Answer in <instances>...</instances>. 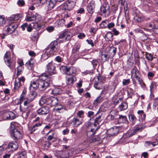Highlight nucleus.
<instances>
[{"instance_id": "nucleus-9", "label": "nucleus", "mask_w": 158, "mask_h": 158, "mask_svg": "<svg viewBox=\"0 0 158 158\" xmlns=\"http://www.w3.org/2000/svg\"><path fill=\"white\" fill-rule=\"evenodd\" d=\"M55 155L57 158H67L71 156L69 153L65 151H58Z\"/></svg>"}, {"instance_id": "nucleus-3", "label": "nucleus", "mask_w": 158, "mask_h": 158, "mask_svg": "<svg viewBox=\"0 0 158 158\" xmlns=\"http://www.w3.org/2000/svg\"><path fill=\"white\" fill-rule=\"evenodd\" d=\"M58 100L56 98L42 97L40 100L39 104L40 105L46 104L52 106H56L58 103Z\"/></svg>"}, {"instance_id": "nucleus-17", "label": "nucleus", "mask_w": 158, "mask_h": 158, "mask_svg": "<svg viewBox=\"0 0 158 158\" xmlns=\"http://www.w3.org/2000/svg\"><path fill=\"white\" fill-rule=\"evenodd\" d=\"M21 16L20 15H12L9 20V23H11L12 22L15 23L19 19Z\"/></svg>"}, {"instance_id": "nucleus-38", "label": "nucleus", "mask_w": 158, "mask_h": 158, "mask_svg": "<svg viewBox=\"0 0 158 158\" xmlns=\"http://www.w3.org/2000/svg\"><path fill=\"white\" fill-rule=\"evenodd\" d=\"M144 145L147 148L150 146L151 145H152L153 147H154L156 146L154 141L151 142L150 141H146Z\"/></svg>"}, {"instance_id": "nucleus-11", "label": "nucleus", "mask_w": 158, "mask_h": 158, "mask_svg": "<svg viewBox=\"0 0 158 158\" xmlns=\"http://www.w3.org/2000/svg\"><path fill=\"white\" fill-rule=\"evenodd\" d=\"M49 109L47 106H43L37 110V113L40 115H45L49 112Z\"/></svg>"}, {"instance_id": "nucleus-27", "label": "nucleus", "mask_w": 158, "mask_h": 158, "mask_svg": "<svg viewBox=\"0 0 158 158\" xmlns=\"http://www.w3.org/2000/svg\"><path fill=\"white\" fill-rule=\"evenodd\" d=\"M127 91L128 98H132V96L134 95L133 89L131 88H129Z\"/></svg>"}, {"instance_id": "nucleus-57", "label": "nucleus", "mask_w": 158, "mask_h": 158, "mask_svg": "<svg viewBox=\"0 0 158 158\" xmlns=\"http://www.w3.org/2000/svg\"><path fill=\"white\" fill-rule=\"evenodd\" d=\"M56 120L58 123H60L64 121L65 120V118L63 117L60 116L58 117Z\"/></svg>"}, {"instance_id": "nucleus-28", "label": "nucleus", "mask_w": 158, "mask_h": 158, "mask_svg": "<svg viewBox=\"0 0 158 158\" xmlns=\"http://www.w3.org/2000/svg\"><path fill=\"white\" fill-rule=\"evenodd\" d=\"M33 64L34 62L33 61L32 59L31 58V59L26 63V65L27 67L29 69H31L33 67Z\"/></svg>"}, {"instance_id": "nucleus-31", "label": "nucleus", "mask_w": 158, "mask_h": 158, "mask_svg": "<svg viewBox=\"0 0 158 158\" xmlns=\"http://www.w3.org/2000/svg\"><path fill=\"white\" fill-rule=\"evenodd\" d=\"M129 120L132 123V124H134L137 120V118L133 114H131L129 115Z\"/></svg>"}, {"instance_id": "nucleus-18", "label": "nucleus", "mask_w": 158, "mask_h": 158, "mask_svg": "<svg viewBox=\"0 0 158 158\" xmlns=\"http://www.w3.org/2000/svg\"><path fill=\"white\" fill-rule=\"evenodd\" d=\"M118 123H128L126 116L122 115H119V117L118 119Z\"/></svg>"}, {"instance_id": "nucleus-22", "label": "nucleus", "mask_w": 158, "mask_h": 158, "mask_svg": "<svg viewBox=\"0 0 158 158\" xmlns=\"http://www.w3.org/2000/svg\"><path fill=\"white\" fill-rule=\"evenodd\" d=\"M76 80V77L74 76H72L67 79L66 83L68 85H71L73 84Z\"/></svg>"}, {"instance_id": "nucleus-37", "label": "nucleus", "mask_w": 158, "mask_h": 158, "mask_svg": "<svg viewBox=\"0 0 158 158\" xmlns=\"http://www.w3.org/2000/svg\"><path fill=\"white\" fill-rule=\"evenodd\" d=\"M139 71L138 70L137 68L136 67L134 66L131 71V76L132 75L134 76V75L139 74Z\"/></svg>"}, {"instance_id": "nucleus-23", "label": "nucleus", "mask_w": 158, "mask_h": 158, "mask_svg": "<svg viewBox=\"0 0 158 158\" xmlns=\"http://www.w3.org/2000/svg\"><path fill=\"white\" fill-rule=\"evenodd\" d=\"M137 113L139 115V119L142 121L144 120L146 117V114L143 110H139L137 111Z\"/></svg>"}, {"instance_id": "nucleus-64", "label": "nucleus", "mask_w": 158, "mask_h": 158, "mask_svg": "<svg viewBox=\"0 0 158 158\" xmlns=\"http://www.w3.org/2000/svg\"><path fill=\"white\" fill-rule=\"evenodd\" d=\"M54 30V28L52 26H50L47 28V31L49 32L53 31Z\"/></svg>"}, {"instance_id": "nucleus-29", "label": "nucleus", "mask_w": 158, "mask_h": 158, "mask_svg": "<svg viewBox=\"0 0 158 158\" xmlns=\"http://www.w3.org/2000/svg\"><path fill=\"white\" fill-rule=\"evenodd\" d=\"M61 92L60 89L59 88H55L52 90L51 94L55 95H56L61 94Z\"/></svg>"}, {"instance_id": "nucleus-7", "label": "nucleus", "mask_w": 158, "mask_h": 158, "mask_svg": "<svg viewBox=\"0 0 158 158\" xmlns=\"http://www.w3.org/2000/svg\"><path fill=\"white\" fill-rule=\"evenodd\" d=\"M61 71L67 75H71L76 72V68L74 67H69L66 66H62L60 68Z\"/></svg>"}, {"instance_id": "nucleus-50", "label": "nucleus", "mask_w": 158, "mask_h": 158, "mask_svg": "<svg viewBox=\"0 0 158 158\" xmlns=\"http://www.w3.org/2000/svg\"><path fill=\"white\" fill-rule=\"evenodd\" d=\"M27 155L25 152H23L20 153L19 155L18 158H26Z\"/></svg>"}, {"instance_id": "nucleus-53", "label": "nucleus", "mask_w": 158, "mask_h": 158, "mask_svg": "<svg viewBox=\"0 0 158 158\" xmlns=\"http://www.w3.org/2000/svg\"><path fill=\"white\" fill-rule=\"evenodd\" d=\"M158 106V98H155L153 103V108H156Z\"/></svg>"}, {"instance_id": "nucleus-56", "label": "nucleus", "mask_w": 158, "mask_h": 158, "mask_svg": "<svg viewBox=\"0 0 158 158\" xmlns=\"http://www.w3.org/2000/svg\"><path fill=\"white\" fill-rule=\"evenodd\" d=\"M18 5L20 6H23L25 4V2L23 0H19L17 3Z\"/></svg>"}, {"instance_id": "nucleus-36", "label": "nucleus", "mask_w": 158, "mask_h": 158, "mask_svg": "<svg viewBox=\"0 0 158 158\" xmlns=\"http://www.w3.org/2000/svg\"><path fill=\"white\" fill-rule=\"evenodd\" d=\"M157 86L158 85L156 82L155 81L152 82L150 86V92L152 93L153 89H154L156 88Z\"/></svg>"}, {"instance_id": "nucleus-48", "label": "nucleus", "mask_w": 158, "mask_h": 158, "mask_svg": "<svg viewBox=\"0 0 158 158\" xmlns=\"http://www.w3.org/2000/svg\"><path fill=\"white\" fill-rule=\"evenodd\" d=\"M130 83V80L129 79H124L122 81L123 85L124 86L127 85Z\"/></svg>"}, {"instance_id": "nucleus-44", "label": "nucleus", "mask_w": 158, "mask_h": 158, "mask_svg": "<svg viewBox=\"0 0 158 158\" xmlns=\"http://www.w3.org/2000/svg\"><path fill=\"white\" fill-rule=\"evenodd\" d=\"M81 47L80 45L77 44L73 48L72 52L73 53H76L80 48Z\"/></svg>"}, {"instance_id": "nucleus-15", "label": "nucleus", "mask_w": 158, "mask_h": 158, "mask_svg": "<svg viewBox=\"0 0 158 158\" xmlns=\"http://www.w3.org/2000/svg\"><path fill=\"white\" fill-rule=\"evenodd\" d=\"M18 147V143L15 141L10 143L8 146V148L11 149L12 151L16 150Z\"/></svg>"}, {"instance_id": "nucleus-41", "label": "nucleus", "mask_w": 158, "mask_h": 158, "mask_svg": "<svg viewBox=\"0 0 158 158\" xmlns=\"http://www.w3.org/2000/svg\"><path fill=\"white\" fill-rule=\"evenodd\" d=\"M138 82L140 85L141 88H142L143 90H145L146 88V85L143 81L142 79L140 80H139Z\"/></svg>"}, {"instance_id": "nucleus-6", "label": "nucleus", "mask_w": 158, "mask_h": 158, "mask_svg": "<svg viewBox=\"0 0 158 158\" xmlns=\"http://www.w3.org/2000/svg\"><path fill=\"white\" fill-rule=\"evenodd\" d=\"M10 56V53L9 52H6L4 55V60L7 66L10 69H13L15 67V65L11 62Z\"/></svg>"}, {"instance_id": "nucleus-58", "label": "nucleus", "mask_w": 158, "mask_h": 158, "mask_svg": "<svg viewBox=\"0 0 158 158\" xmlns=\"http://www.w3.org/2000/svg\"><path fill=\"white\" fill-rule=\"evenodd\" d=\"M152 30L155 33L158 34V25L153 27L152 28Z\"/></svg>"}, {"instance_id": "nucleus-35", "label": "nucleus", "mask_w": 158, "mask_h": 158, "mask_svg": "<svg viewBox=\"0 0 158 158\" xmlns=\"http://www.w3.org/2000/svg\"><path fill=\"white\" fill-rule=\"evenodd\" d=\"M72 123H73L74 125L75 126L76 125L77 127L81 123V121H79V119L75 117L73 119Z\"/></svg>"}, {"instance_id": "nucleus-47", "label": "nucleus", "mask_w": 158, "mask_h": 158, "mask_svg": "<svg viewBox=\"0 0 158 158\" xmlns=\"http://www.w3.org/2000/svg\"><path fill=\"white\" fill-rule=\"evenodd\" d=\"M51 132H52V135H49L47 138V139L49 140H51L54 138V135L56 134L55 133L54 131H49L47 134H49Z\"/></svg>"}, {"instance_id": "nucleus-8", "label": "nucleus", "mask_w": 158, "mask_h": 158, "mask_svg": "<svg viewBox=\"0 0 158 158\" xmlns=\"http://www.w3.org/2000/svg\"><path fill=\"white\" fill-rule=\"evenodd\" d=\"M48 72L49 75L54 74L56 72L55 64L52 62H50L47 65Z\"/></svg>"}, {"instance_id": "nucleus-40", "label": "nucleus", "mask_w": 158, "mask_h": 158, "mask_svg": "<svg viewBox=\"0 0 158 158\" xmlns=\"http://www.w3.org/2000/svg\"><path fill=\"white\" fill-rule=\"evenodd\" d=\"M56 23L58 26L62 27L65 23V20L64 19H62L58 20Z\"/></svg>"}, {"instance_id": "nucleus-20", "label": "nucleus", "mask_w": 158, "mask_h": 158, "mask_svg": "<svg viewBox=\"0 0 158 158\" xmlns=\"http://www.w3.org/2000/svg\"><path fill=\"white\" fill-rule=\"evenodd\" d=\"M30 97L31 98H30L27 99V100L24 102V106H32V105L31 104L30 105V102L33 101L34 99L35 98V97L33 96L32 95H31V96Z\"/></svg>"}, {"instance_id": "nucleus-34", "label": "nucleus", "mask_w": 158, "mask_h": 158, "mask_svg": "<svg viewBox=\"0 0 158 158\" xmlns=\"http://www.w3.org/2000/svg\"><path fill=\"white\" fill-rule=\"evenodd\" d=\"M95 134L94 130L93 129H90V130H88L87 131V135L89 137H93Z\"/></svg>"}, {"instance_id": "nucleus-51", "label": "nucleus", "mask_w": 158, "mask_h": 158, "mask_svg": "<svg viewBox=\"0 0 158 158\" xmlns=\"http://www.w3.org/2000/svg\"><path fill=\"white\" fill-rule=\"evenodd\" d=\"M107 24L106 23V21H103L102 23L99 24V27L102 28H105L107 27Z\"/></svg>"}, {"instance_id": "nucleus-62", "label": "nucleus", "mask_w": 158, "mask_h": 158, "mask_svg": "<svg viewBox=\"0 0 158 158\" xmlns=\"http://www.w3.org/2000/svg\"><path fill=\"white\" fill-rule=\"evenodd\" d=\"M77 37L79 39H81L85 37V35L83 33H80L77 35Z\"/></svg>"}, {"instance_id": "nucleus-14", "label": "nucleus", "mask_w": 158, "mask_h": 158, "mask_svg": "<svg viewBox=\"0 0 158 158\" xmlns=\"http://www.w3.org/2000/svg\"><path fill=\"white\" fill-rule=\"evenodd\" d=\"M10 24L8 26L7 28V31L8 33H11L15 31L17 27V25L14 23H9Z\"/></svg>"}, {"instance_id": "nucleus-46", "label": "nucleus", "mask_w": 158, "mask_h": 158, "mask_svg": "<svg viewBox=\"0 0 158 158\" xmlns=\"http://www.w3.org/2000/svg\"><path fill=\"white\" fill-rule=\"evenodd\" d=\"M23 70V68L22 66H18L17 67V76L18 77L20 75Z\"/></svg>"}, {"instance_id": "nucleus-32", "label": "nucleus", "mask_w": 158, "mask_h": 158, "mask_svg": "<svg viewBox=\"0 0 158 158\" xmlns=\"http://www.w3.org/2000/svg\"><path fill=\"white\" fill-rule=\"evenodd\" d=\"M119 109L120 110H123L126 109L127 108V103L126 102H122L119 105Z\"/></svg>"}, {"instance_id": "nucleus-33", "label": "nucleus", "mask_w": 158, "mask_h": 158, "mask_svg": "<svg viewBox=\"0 0 158 158\" xmlns=\"http://www.w3.org/2000/svg\"><path fill=\"white\" fill-rule=\"evenodd\" d=\"M144 128L141 126H135L133 130H134L136 134H137L139 132H141L143 129Z\"/></svg>"}, {"instance_id": "nucleus-60", "label": "nucleus", "mask_w": 158, "mask_h": 158, "mask_svg": "<svg viewBox=\"0 0 158 158\" xmlns=\"http://www.w3.org/2000/svg\"><path fill=\"white\" fill-rule=\"evenodd\" d=\"M26 99H27L25 98V95L21 94L19 99L20 103H21L23 100Z\"/></svg>"}, {"instance_id": "nucleus-16", "label": "nucleus", "mask_w": 158, "mask_h": 158, "mask_svg": "<svg viewBox=\"0 0 158 158\" xmlns=\"http://www.w3.org/2000/svg\"><path fill=\"white\" fill-rule=\"evenodd\" d=\"M94 2L92 1L90 2L87 6V10L90 13H92L94 11L95 7Z\"/></svg>"}, {"instance_id": "nucleus-2", "label": "nucleus", "mask_w": 158, "mask_h": 158, "mask_svg": "<svg viewBox=\"0 0 158 158\" xmlns=\"http://www.w3.org/2000/svg\"><path fill=\"white\" fill-rule=\"evenodd\" d=\"M29 15H27L26 16V20L27 21H31L35 20L36 22L32 23L33 27L37 30H40L42 26L41 22L40 21L41 19V17L40 15L35 14V15L31 13V12H29Z\"/></svg>"}, {"instance_id": "nucleus-26", "label": "nucleus", "mask_w": 158, "mask_h": 158, "mask_svg": "<svg viewBox=\"0 0 158 158\" xmlns=\"http://www.w3.org/2000/svg\"><path fill=\"white\" fill-rule=\"evenodd\" d=\"M109 7L105 6H103L100 7L101 15H102L103 14H106L108 12Z\"/></svg>"}, {"instance_id": "nucleus-63", "label": "nucleus", "mask_w": 158, "mask_h": 158, "mask_svg": "<svg viewBox=\"0 0 158 158\" xmlns=\"http://www.w3.org/2000/svg\"><path fill=\"white\" fill-rule=\"evenodd\" d=\"M32 37L35 38V40H37L39 38V34L37 32Z\"/></svg>"}, {"instance_id": "nucleus-30", "label": "nucleus", "mask_w": 158, "mask_h": 158, "mask_svg": "<svg viewBox=\"0 0 158 158\" xmlns=\"http://www.w3.org/2000/svg\"><path fill=\"white\" fill-rule=\"evenodd\" d=\"M21 86L19 80L15 79L14 82V89L16 90H18L19 89Z\"/></svg>"}, {"instance_id": "nucleus-39", "label": "nucleus", "mask_w": 158, "mask_h": 158, "mask_svg": "<svg viewBox=\"0 0 158 158\" xmlns=\"http://www.w3.org/2000/svg\"><path fill=\"white\" fill-rule=\"evenodd\" d=\"M150 10L151 12H158V4H156L155 5L150 7Z\"/></svg>"}, {"instance_id": "nucleus-54", "label": "nucleus", "mask_w": 158, "mask_h": 158, "mask_svg": "<svg viewBox=\"0 0 158 158\" xmlns=\"http://www.w3.org/2000/svg\"><path fill=\"white\" fill-rule=\"evenodd\" d=\"M65 34L66 35L65 40H67L68 39L69 40L71 35V33L68 31H65Z\"/></svg>"}, {"instance_id": "nucleus-4", "label": "nucleus", "mask_w": 158, "mask_h": 158, "mask_svg": "<svg viewBox=\"0 0 158 158\" xmlns=\"http://www.w3.org/2000/svg\"><path fill=\"white\" fill-rule=\"evenodd\" d=\"M10 131L11 135L14 139H19L22 138L21 133L16 129L14 123H11Z\"/></svg>"}, {"instance_id": "nucleus-1", "label": "nucleus", "mask_w": 158, "mask_h": 158, "mask_svg": "<svg viewBox=\"0 0 158 158\" xmlns=\"http://www.w3.org/2000/svg\"><path fill=\"white\" fill-rule=\"evenodd\" d=\"M51 82L50 79L47 77V75L43 74L37 80L31 82L30 89H31L32 88L35 89H38L40 91H43L49 87Z\"/></svg>"}, {"instance_id": "nucleus-52", "label": "nucleus", "mask_w": 158, "mask_h": 158, "mask_svg": "<svg viewBox=\"0 0 158 158\" xmlns=\"http://www.w3.org/2000/svg\"><path fill=\"white\" fill-rule=\"evenodd\" d=\"M6 22L5 19L4 17L0 15V25H2L5 24Z\"/></svg>"}, {"instance_id": "nucleus-43", "label": "nucleus", "mask_w": 158, "mask_h": 158, "mask_svg": "<svg viewBox=\"0 0 158 158\" xmlns=\"http://www.w3.org/2000/svg\"><path fill=\"white\" fill-rule=\"evenodd\" d=\"M155 75V73L154 72H148L147 73V76L148 79L151 80L154 77Z\"/></svg>"}, {"instance_id": "nucleus-10", "label": "nucleus", "mask_w": 158, "mask_h": 158, "mask_svg": "<svg viewBox=\"0 0 158 158\" xmlns=\"http://www.w3.org/2000/svg\"><path fill=\"white\" fill-rule=\"evenodd\" d=\"M103 130H104L105 133L107 132L108 134L110 137L115 136L118 132V129L116 128V127L112 128L108 130V131H106L105 129H104Z\"/></svg>"}, {"instance_id": "nucleus-21", "label": "nucleus", "mask_w": 158, "mask_h": 158, "mask_svg": "<svg viewBox=\"0 0 158 158\" xmlns=\"http://www.w3.org/2000/svg\"><path fill=\"white\" fill-rule=\"evenodd\" d=\"M45 51L46 52V54H47L49 56H50L51 55H53L56 53V52L54 51L53 49L51 48L48 46L45 49Z\"/></svg>"}, {"instance_id": "nucleus-25", "label": "nucleus", "mask_w": 158, "mask_h": 158, "mask_svg": "<svg viewBox=\"0 0 158 158\" xmlns=\"http://www.w3.org/2000/svg\"><path fill=\"white\" fill-rule=\"evenodd\" d=\"M105 38L107 41H112L113 40V34L111 32H108L106 34Z\"/></svg>"}, {"instance_id": "nucleus-61", "label": "nucleus", "mask_w": 158, "mask_h": 158, "mask_svg": "<svg viewBox=\"0 0 158 158\" xmlns=\"http://www.w3.org/2000/svg\"><path fill=\"white\" fill-rule=\"evenodd\" d=\"M99 103V97H98L95 100L94 102V105L95 106H97L98 104Z\"/></svg>"}, {"instance_id": "nucleus-24", "label": "nucleus", "mask_w": 158, "mask_h": 158, "mask_svg": "<svg viewBox=\"0 0 158 158\" xmlns=\"http://www.w3.org/2000/svg\"><path fill=\"white\" fill-rule=\"evenodd\" d=\"M42 124V123H37L34 125L29 129L30 133H32L37 129L38 127L40 126Z\"/></svg>"}, {"instance_id": "nucleus-59", "label": "nucleus", "mask_w": 158, "mask_h": 158, "mask_svg": "<svg viewBox=\"0 0 158 158\" xmlns=\"http://www.w3.org/2000/svg\"><path fill=\"white\" fill-rule=\"evenodd\" d=\"M49 56H48L46 54V52L45 51L44 54L42 56V58L43 60H45L47 59Z\"/></svg>"}, {"instance_id": "nucleus-19", "label": "nucleus", "mask_w": 158, "mask_h": 158, "mask_svg": "<svg viewBox=\"0 0 158 158\" xmlns=\"http://www.w3.org/2000/svg\"><path fill=\"white\" fill-rule=\"evenodd\" d=\"M56 2V0H49L47 5L48 9L51 10L55 6Z\"/></svg>"}, {"instance_id": "nucleus-13", "label": "nucleus", "mask_w": 158, "mask_h": 158, "mask_svg": "<svg viewBox=\"0 0 158 158\" xmlns=\"http://www.w3.org/2000/svg\"><path fill=\"white\" fill-rule=\"evenodd\" d=\"M4 117L6 118V120H12L15 118V114L12 111L6 112L4 115Z\"/></svg>"}, {"instance_id": "nucleus-49", "label": "nucleus", "mask_w": 158, "mask_h": 158, "mask_svg": "<svg viewBox=\"0 0 158 158\" xmlns=\"http://www.w3.org/2000/svg\"><path fill=\"white\" fill-rule=\"evenodd\" d=\"M106 80V78L105 76L100 75H99V82H101L102 83L105 82Z\"/></svg>"}, {"instance_id": "nucleus-12", "label": "nucleus", "mask_w": 158, "mask_h": 158, "mask_svg": "<svg viewBox=\"0 0 158 158\" xmlns=\"http://www.w3.org/2000/svg\"><path fill=\"white\" fill-rule=\"evenodd\" d=\"M57 41H54L52 42L48 46L53 49L54 51L57 53L60 51V49L57 46Z\"/></svg>"}, {"instance_id": "nucleus-45", "label": "nucleus", "mask_w": 158, "mask_h": 158, "mask_svg": "<svg viewBox=\"0 0 158 158\" xmlns=\"http://www.w3.org/2000/svg\"><path fill=\"white\" fill-rule=\"evenodd\" d=\"M107 55L105 52H102L101 55V58L102 61H105L106 60Z\"/></svg>"}, {"instance_id": "nucleus-55", "label": "nucleus", "mask_w": 158, "mask_h": 158, "mask_svg": "<svg viewBox=\"0 0 158 158\" xmlns=\"http://www.w3.org/2000/svg\"><path fill=\"white\" fill-rule=\"evenodd\" d=\"M131 137V135L130 134L129 132V131H128L127 133L123 134L122 137V138L123 139H125L126 138H129Z\"/></svg>"}, {"instance_id": "nucleus-42", "label": "nucleus", "mask_w": 158, "mask_h": 158, "mask_svg": "<svg viewBox=\"0 0 158 158\" xmlns=\"http://www.w3.org/2000/svg\"><path fill=\"white\" fill-rule=\"evenodd\" d=\"M146 58L149 61H151L153 60L155 57L152 56V55L150 53L146 52L145 54Z\"/></svg>"}, {"instance_id": "nucleus-5", "label": "nucleus", "mask_w": 158, "mask_h": 158, "mask_svg": "<svg viewBox=\"0 0 158 158\" xmlns=\"http://www.w3.org/2000/svg\"><path fill=\"white\" fill-rule=\"evenodd\" d=\"M75 4L74 2L68 0L61 5V7L63 10H70L74 8Z\"/></svg>"}]
</instances>
